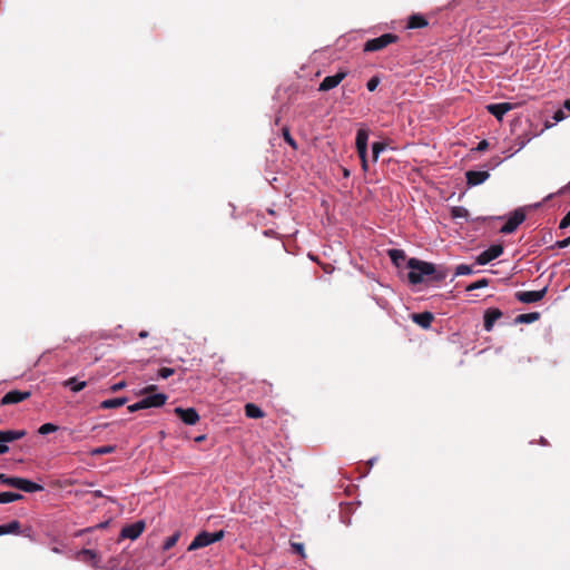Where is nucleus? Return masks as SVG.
<instances>
[{
  "label": "nucleus",
  "instance_id": "1",
  "mask_svg": "<svg viewBox=\"0 0 570 570\" xmlns=\"http://www.w3.org/2000/svg\"><path fill=\"white\" fill-rule=\"evenodd\" d=\"M406 266L410 268L407 279L413 285L422 283L425 277H431L435 282H441L446 277L445 269H436L434 264L416 258H410Z\"/></svg>",
  "mask_w": 570,
  "mask_h": 570
},
{
  "label": "nucleus",
  "instance_id": "2",
  "mask_svg": "<svg viewBox=\"0 0 570 570\" xmlns=\"http://www.w3.org/2000/svg\"><path fill=\"white\" fill-rule=\"evenodd\" d=\"M0 483L8 485V487L16 488L18 490H21V491H24L28 493L38 492V491L43 490V487L41 484H38L36 482H32V481L23 479V478L9 476L3 473H0Z\"/></svg>",
  "mask_w": 570,
  "mask_h": 570
},
{
  "label": "nucleus",
  "instance_id": "3",
  "mask_svg": "<svg viewBox=\"0 0 570 570\" xmlns=\"http://www.w3.org/2000/svg\"><path fill=\"white\" fill-rule=\"evenodd\" d=\"M225 535V532L223 530H219L217 532L210 533L207 531H202L198 533L191 543L188 547V551H194L200 548H205L214 542L220 541Z\"/></svg>",
  "mask_w": 570,
  "mask_h": 570
},
{
  "label": "nucleus",
  "instance_id": "4",
  "mask_svg": "<svg viewBox=\"0 0 570 570\" xmlns=\"http://www.w3.org/2000/svg\"><path fill=\"white\" fill-rule=\"evenodd\" d=\"M399 37L394 33H384L377 38L370 39L365 42L363 50L365 52L379 51L387 46L397 42Z\"/></svg>",
  "mask_w": 570,
  "mask_h": 570
},
{
  "label": "nucleus",
  "instance_id": "5",
  "mask_svg": "<svg viewBox=\"0 0 570 570\" xmlns=\"http://www.w3.org/2000/svg\"><path fill=\"white\" fill-rule=\"evenodd\" d=\"M27 432L24 430H6L0 431V454L9 451L8 443L24 438Z\"/></svg>",
  "mask_w": 570,
  "mask_h": 570
},
{
  "label": "nucleus",
  "instance_id": "6",
  "mask_svg": "<svg viewBox=\"0 0 570 570\" xmlns=\"http://www.w3.org/2000/svg\"><path fill=\"white\" fill-rule=\"evenodd\" d=\"M524 219L525 213L522 208H518L511 214L507 223L501 227L500 232L502 234H511L524 222Z\"/></svg>",
  "mask_w": 570,
  "mask_h": 570
},
{
  "label": "nucleus",
  "instance_id": "7",
  "mask_svg": "<svg viewBox=\"0 0 570 570\" xmlns=\"http://www.w3.org/2000/svg\"><path fill=\"white\" fill-rule=\"evenodd\" d=\"M503 253V246L502 245H491L488 249L480 253L475 259L476 264L479 265H485L490 263L491 261L498 258Z\"/></svg>",
  "mask_w": 570,
  "mask_h": 570
},
{
  "label": "nucleus",
  "instance_id": "8",
  "mask_svg": "<svg viewBox=\"0 0 570 570\" xmlns=\"http://www.w3.org/2000/svg\"><path fill=\"white\" fill-rule=\"evenodd\" d=\"M547 291H548V288L544 287L540 291L517 292L515 298L519 302L524 303V304L535 303V302L541 301L546 296Z\"/></svg>",
  "mask_w": 570,
  "mask_h": 570
},
{
  "label": "nucleus",
  "instance_id": "9",
  "mask_svg": "<svg viewBox=\"0 0 570 570\" xmlns=\"http://www.w3.org/2000/svg\"><path fill=\"white\" fill-rule=\"evenodd\" d=\"M30 396H31L30 391H18V390L9 391L8 393H6L2 396L0 404L1 405L18 404L22 401L28 400Z\"/></svg>",
  "mask_w": 570,
  "mask_h": 570
},
{
  "label": "nucleus",
  "instance_id": "10",
  "mask_svg": "<svg viewBox=\"0 0 570 570\" xmlns=\"http://www.w3.org/2000/svg\"><path fill=\"white\" fill-rule=\"evenodd\" d=\"M347 76L346 71H338L337 73L333 76H327L323 79V81L320 83L318 90L320 91H328L331 89H334L337 87Z\"/></svg>",
  "mask_w": 570,
  "mask_h": 570
},
{
  "label": "nucleus",
  "instance_id": "11",
  "mask_svg": "<svg viewBox=\"0 0 570 570\" xmlns=\"http://www.w3.org/2000/svg\"><path fill=\"white\" fill-rule=\"evenodd\" d=\"M174 412L187 425H195L199 421V414L194 407H176Z\"/></svg>",
  "mask_w": 570,
  "mask_h": 570
},
{
  "label": "nucleus",
  "instance_id": "12",
  "mask_svg": "<svg viewBox=\"0 0 570 570\" xmlns=\"http://www.w3.org/2000/svg\"><path fill=\"white\" fill-rule=\"evenodd\" d=\"M144 530H145V522L137 521L135 523L125 525L121 529L120 535L122 538L135 540L142 533Z\"/></svg>",
  "mask_w": 570,
  "mask_h": 570
},
{
  "label": "nucleus",
  "instance_id": "13",
  "mask_svg": "<svg viewBox=\"0 0 570 570\" xmlns=\"http://www.w3.org/2000/svg\"><path fill=\"white\" fill-rule=\"evenodd\" d=\"M167 399L168 396L166 394L156 393L141 399L140 403L142 405V409L160 407L166 403Z\"/></svg>",
  "mask_w": 570,
  "mask_h": 570
},
{
  "label": "nucleus",
  "instance_id": "14",
  "mask_svg": "<svg viewBox=\"0 0 570 570\" xmlns=\"http://www.w3.org/2000/svg\"><path fill=\"white\" fill-rule=\"evenodd\" d=\"M489 177L490 174L485 170H469L465 173L466 184L469 186H478L484 183Z\"/></svg>",
  "mask_w": 570,
  "mask_h": 570
},
{
  "label": "nucleus",
  "instance_id": "15",
  "mask_svg": "<svg viewBox=\"0 0 570 570\" xmlns=\"http://www.w3.org/2000/svg\"><path fill=\"white\" fill-rule=\"evenodd\" d=\"M513 108L510 102L491 104L487 106V110L498 120H502L503 116Z\"/></svg>",
  "mask_w": 570,
  "mask_h": 570
},
{
  "label": "nucleus",
  "instance_id": "16",
  "mask_svg": "<svg viewBox=\"0 0 570 570\" xmlns=\"http://www.w3.org/2000/svg\"><path fill=\"white\" fill-rule=\"evenodd\" d=\"M367 140H368V132L365 129H358L356 132V150L358 156L367 155Z\"/></svg>",
  "mask_w": 570,
  "mask_h": 570
},
{
  "label": "nucleus",
  "instance_id": "17",
  "mask_svg": "<svg viewBox=\"0 0 570 570\" xmlns=\"http://www.w3.org/2000/svg\"><path fill=\"white\" fill-rule=\"evenodd\" d=\"M502 317V312L499 308H489L484 313V330L490 332L493 328L494 323Z\"/></svg>",
  "mask_w": 570,
  "mask_h": 570
},
{
  "label": "nucleus",
  "instance_id": "18",
  "mask_svg": "<svg viewBox=\"0 0 570 570\" xmlns=\"http://www.w3.org/2000/svg\"><path fill=\"white\" fill-rule=\"evenodd\" d=\"M434 320V315L431 312L414 313L412 314V321L421 326L422 328H429Z\"/></svg>",
  "mask_w": 570,
  "mask_h": 570
},
{
  "label": "nucleus",
  "instance_id": "19",
  "mask_svg": "<svg viewBox=\"0 0 570 570\" xmlns=\"http://www.w3.org/2000/svg\"><path fill=\"white\" fill-rule=\"evenodd\" d=\"M429 24L428 20L422 14H412L409 20L406 27L409 29H419L424 28Z\"/></svg>",
  "mask_w": 570,
  "mask_h": 570
},
{
  "label": "nucleus",
  "instance_id": "20",
  "mask_svg": "<svg viewBox=\"0 0 570 570\" xmlns=\"http://www.w3.org/2000/svg\"><path fill=\"white\" fill-rule=\"evenodd\" d=\"M128 402L127 397H116V399H109L105 400L100 403L99 407L104 410L108 409H116L125 405Z\"/></svg>",
  "mask_w": 570,
  "mask_h": 570
},
{
  "label": "nucleus",
  "instance_id": "21",
  "mask_svg": "<svg viewBox=\"0 0 570 570\" xmlns=\"http://www.w3.org/2000/svg\"><path fill=\"white\" fill-rule=\"evenodd\" d=\"M245 415L250 419L264 417L265 413L263 410L254 403H247L245 405Z\"/></svg>",
  "mask_w": 570,
  "mask_h": 570
},
{
  "label": "nucleus",
  "instance_id": "22",
  "mask_svg": "<svg viewBox=\"0 0 570 570\" xmlns=\"http://www.w3.org/2000/svg\"><path fill=\"white\" fill-rule=\"evenodd\" d=\"M389 256L392 263L400 267L406 259L405 253L402 249H390Z\"/></svg>",
  "mask_w": 570,
  "mask_h": 570
},
{
  "label": "nucleus",
  "instance_id": "23",
  "mask_svg": "<svg viewBox=\"0 0 570 570\" xmlns=\"http://www.w3.org/2000/svg\"><path fill=\"white\" fill-rule=\"evenodd\" d=\"M62 384L66 387H70V390L76 393L82 391L87 386V383L85 381L78 382L76 377H70L66 380Z\"/></svg>",
  "mask_w": 570,
  "mask_h": 570
},
{
  "label": "nucleus",
  "instance_id": "24",
  "mask_svg": "<svg viewBox=\"0 0 570 570\" xmlns=\"http://www.w3.org/2000/svg\"><path fill=\"white\" fill-rule=\"evenodd\" d=\"M21 524L19 521H11L8 524L0 525V535L9 533H19Z\"/></svg>",
  "mask_w": 570,
  "mask_h": 570
},
{
  "label": "nucleus",
  "instance_id": "25",
  "mask_svg": "<svg viewBox=\"0 0 570 570\" xmlns=\"http://www.w3.org/2000/svg\"><path fill=\"white\" fill-rule=\"evenodd\" d=\"M23 499V495L16 492H1L0 503H10Z\"/></svg>",
  "mask_w": 570,
  "mask_h": 570
},
{
  "label": "nucleus",
  "instance_id": "26",
  "mask_svg": "<svg viewBox=\"0 0 570 570\" xmlns=\"http://www.w3.org/2000/svg\"><path fill=\"white\" fill-rule=\"evenodd\" d=\"M540 317V314L538 312H533V313H525V314H520L517 316V322L518 323H533L535 321H538Z\"/></svg>",
  "mask_w": 570,
  "mask_h": 570
},
{
  "label": "nucleus",
  "instance_id": "27",
  "mask_svg": "<svg viewBox=\"0 0 570 570\" xmlns=\"http://www.w3.org/2000/svg\"><path fill=\"white\" fill-rule=\"evenodd\" d=\"M115 451H116V445H104V446H98V448L92 449L90 451V454L92 456H98V455L114 453Z\"/></svg>",
  "mask_w": 570,
  "mask_h": 570
},
{
  "label": "nucleus",
  "instance_id": "28",
  "mask_svg": "<svg viewBox=\"0 0 570 570\" xmlns=\"http://www.w3.org/2000/svg\"><path fill=\"white\" fill-rule=\"evenodd\" d=\"M58 429V425L53 423H45L39 428L38 433L41 435H46L56 432Z\"/></svg>",
  "mask_w": 570,
  "mask_h": 570
},
{
  "label": "nucleus",
  "instance_id": "29",
  "mask_svg": "<svg viewBox=\"0 0 570 570\" xmlns=\"http://www.w3.org/2000/svg\"><path fill=\"white\" fill-rule=\"evenodd\" d=\"M468 215H469V212L464 207L455 206L452 208V217H454V218H466Z\"/></svg>",
  "mask_w": 570,
  "mask_h": 570
},
{
  "label": "nucleus",
  "instance_id": "30",
  "mask_svg": "<svg viewBox=\"0 0 570 570\" xmlns=\"http://www.w3.org/2000/svg\"><path fill=\"white\" fill-rule=\"evenodd\" d=\"M385 149V145L383 142H374L372 145V156L373 160L376 161L380 154Z\"/></svg>",
  "mask_w": 570,
  "mask_h": 570
},
{
  "label": "nucleus",
  "instance_id": "31",
  "mask_svg": "<svg viewBox=\"0 0 570 570\" xmlns=\"http://www.w3.org/2000/svg\"><path fill=\"white\" fill-rule=\"evenodd\" d=\"M488 285H489V279L482 278V279H479V281L470 284L469 286H466V291H474V289L483 288V287H487Z\"/></svg>",
  "mask_w": 570,
  "mask_h": 570
},
{
  "label": "nucleus",
  "instance_id": "32",
  "mask_svg": "<svg viewBox=\"0 0 570 570\" xmlns=\"http://www.w3.org/2000/svg\"><path fill=\"white\" fill-rule=\"evenodd\" d=\"M178 538H179V534H178V533H175V534H173V535L168 537V538L165 540L164 544H163V549H164V550H169V549H171V548L177 543Z\"/></svg>",
  "mask_w": 570,
  "mask_h": 570
},
{
  "label": "nucleus",
  "instance_id": "33",
  "mask_svg": "<svg viewBox=\"0 0 570 570\" xmlns=\"http://www.w3.org/2000/svg\"><path fill=\"white\" fill-rule=\"evenodd\" d=\"M283 137H284V140L293 148V149H297V144L296 141L294 140V138L291 136V132L288 130V128L284 127L283 128Z\"/></svg>",
  "mask_w": 570,
  "mask_h": 570
},
{
  "label": "nucleus",
  "instance_id": "34",
  "mask_svg": "<svg viewBox=\"0 0 570 570\" xmlns=\"http://www.w3.org/2000/svg\"><path fill=\"white\" fill-rule=\"evenodd\" d=\"M291 547L293 552L297 553L301 558H305V548L304 544L301 542H291Z\"/></svg>",
  "mask_w": 570,
  "mask_h": 570
},
{
  "label": "nucleus",
  "instance_id": "35",
  "mask_svg": "<svg viewBox=\"0 0 570 570\" xmlns=\"http://www.w3.org/2000/svg\"><path fill=\"white\" fill-rule=\"evenodd\" d=\"M470 274H472V268L469 265L461 264V265H458L455 268V276L470 275Z\"/></svg>",
  "mask_w": 570,
  "mask_h": 570
},
{
  "label": "nucleus",
  "instance_id": "36",
  "mask_svg": "<svg viewBox=\"0 0 570 570\" xmlns=\"http://www.w3.org/2000/svg\"><path fill=\"white\" fill-rule=\"evenodd\" d=\"M379 83L380 78L377 76H374L367 81L366 87L368 91H374L377 88Z\"/></svg>",
  "mask_w": 570,
  "mask_h": 570
},
{
  "label": "nucleus",
  "instance_id": "37",
  "mask_svg": "<svg viewBox=\"0 0 570 570\" xmlns=\"http://www.w3.org/2000/svg\"><path fill=\"white\" fill-rule=\"evenodd\" d=\"M174 373H175V370H174V368H170V367H161V368L158 371V375H159V377H161V379H168V377H169V376H171Z\"/></svg>",
  "mask_w": 570,
  "mask_h": 570
},
{
  "label": "nucleus",
  "instance_id": "38",
  "mask_svg": "<svg viewBox=\"0 0 570 570\" xmlns=\"http://www.w3.org/2000/svg\"><path fill=\"white\" fill-rule=\"evenodd\" d=\"M570 226V210L564 215L559 224L560 229H566Z\"/></svg>",
  "mask_w": 570,
  "mask_h": 570
},
{
  "label": "nucleus",
  "instance_id": "39",
  "mask_svg": "<svg viewBox=\"0 0 570 570\" xmlns=\"http://www.w3.org/2000/svg\"><path fill=\"white\" fill-rule=\"evenodd\" d=\"M570 245V236L562 239V240H558L556 244H554V247L557 248H566Z\"/></svg>",
  "mask_w": 570,
  "mask_h": 570
},
{
  "label": "nucleus",
  "instance_id": "40",
  "mask_svg": "<svg viewBox=\"0 0 570 570\" xmlns=\"http://www.w3.org/2000/svg\"><path fill=\"white\" fill-rule=\"evenodd\" d=\"M564 118H566V115H564L563 110H561V109L557 110L553 115V120L556 122H559V121L563 120Z\"/></svg>",
  "mask_w": 570,
  "mask_h": 570
},
{
  "label": "nucleus",
  "instance_id": "41",
  "mask_svg": "<svg viewBox=\"0 0 570 570\" xmlns=\"http://www.w3.org/2000/svg\"><path fill=\"white\" fill-rule=\"evenodd\" d=\"M488 148H489V141H488V140H485V139H483V140H481V141L478 144V146H476V148H475V149H476L478 151H484V150H487Z\"/></svg>",
  "mask_w": 570,
  "mask_h": 570
},
{
  "label": "nucleus",
  "instance_id": "42",
  "mask_svg": "<svg viewBox=\"0 0 570 570\" xmlns=\"http://www.w3.org/2000/svg\"><path fill=\"white\" fill-rule=\"evenodd\" d=\"M126 386V382L125 381H120L116 384H114L111 387H110V391L111 392H118L120 390H122L124 387Z\"/></svg>",
  "mask_w": 570,
  "mask_h": 570
},
{
  "label": "nucleus",
  "instance_id": "43",
  "mask_svg": "<svg viewBox=\"0 0 570 570\" xmlns=\"http://www.w3.org/2000/svg\"><path fill=\"white\" fill-rule=\"evenodd\" d=\"M127 410H128L130 413H132V412H136V411H139V410H144V409H142V405H141V403H140V401H139V402H137V403H135V404L129 405V406L127 407Z\"/></svg>",
  "mask_w": 570,
  "mask_h": 570
},
{
  "label": "nucleus",
  "instance_id": "44",
  "mask_svg": "<svg viewBox=\"0 0 570 570\" xmlns=\"http://www.w3.org/2000/svg\"><path fill=\"white\" fill-rule=\"evenodd\" d=\"M156 390H157V386H156V385H148V386H146V387L140 392V394H150V393H154Z\"/></svg>",
  "mask_w": 570,
  "mask_h": 570
},
{
  "label": "nucleus",
  "instance_id": "45",
  "mask_svg": "<svg viewBox=\"0 0 570 570\" xmlns=\"http://www.w3.org/2000/svg\"><path fill=\"white\" fill-rule=\"evenodd\" d=\"M366 156H367V155L358 156V157H360V159H361L362 168H363V170H364V171H366V170H367V159H366Z\"/></svg>",
  "mask_w": 570,
  "mask_h": 570
},
{
  "label": "nucleus",
  "instance_id": "46",
  "mask_svg": "<svg viewBox=\"0 0 570 570\" xmlns=\"http://www.w3.org/2000/svg\"><path fill=\"white\" fill-rule=\"evenodd\" d=\"M82 553L87 554V556H90L91 558H94L96 556L92 550H88V549L82 550Z\"/></svg>",
  "mask_w": 570,
  "mask_h": 570
},
{
  "label": "nucleus",
  "instance_id": "47",
  "mask_svg": "<svg viewBox=\"0 0 570 570\" xmlns=\"http://www.w3.org/2000/svg\"><path fill=\"white\" fill-rule=\"evenodd\" d=\"M92 494H94L95 498H102L104 497V494H102V492L100 490L94 491Z\"/></svg>",
  "mask_w": 570,
  "mask_h": 570
},
{
  "label": "nucleus",
  "instance_id": "48",
  "mask_svg": "<svg viewBox=\"0 0 570 570\" xmlns=\"http://www.w3.org/2000/svg\"><path fill=\"white\" fill-rule=\"evenodd\" d=\"M138 336H139L140 338H145V337H147V336H148V332H147V331H141V332L138 334Z\"/></svg>",
  "mask_w": 570,
  "mask_h": 570
},
{
  "label": "nucleus",
  "instance_id": "49",
  "mask_svg": "<svg viewBox=\"0 0 570 570\" xmlns=\"http://www.w3.org/2000/svg\"><path fill=\"white\" fill-rule=\"evenodd\" d=\"M564 108L570 111V99H567L563 104Z\"/></svg>",
  "mask_w": 570,
  "mask_h": 570
},
{
  "label": "nucleus",
  "instance_id": "50",
  "mask_svg": "<svg viewBox=\"0 0 570 570\" xmlns=\"http://www.w3.org/2000/svg\"><path fill=\"white\" fill-rule=\"evenodd\" d=\"M342 171H343V176L344 177H346V178L350 177V170L348 169L343 168Z\"/></svg>",
  "mask_w": 570,
  "mask_h": 570
},
{
  "label": "nucleus",
  "instance_id": "51",
  "mask_svg": "<svg viewBox=\"0 0 570 570\" xmlns=\"http://www.w3.org/2000/svg\"><path fill=\"white\" fill-rule=\"evenodd\" d=\"M524 146H525V141H523V140H522V141H520V144H519V148H518V150H517V151L521 150Z\"/></svg>",
  "mask_w": 570,
  "mask_h": 570
},
{
  "label": "nucleus",
  "instance_id": "52",
  "mask_svg": "<svg viewBox=\"0 0 570 570\" xmlns=\"http://www.w3.org/2000/svg\"><path fill=\"white\" fill-rule=\"evenodd\" d=\"M202 440H204V436L197 438V441H202Z\"/></svg>",
  "mask_w": 570,
  "mask_h": 570
}]
</instances>
